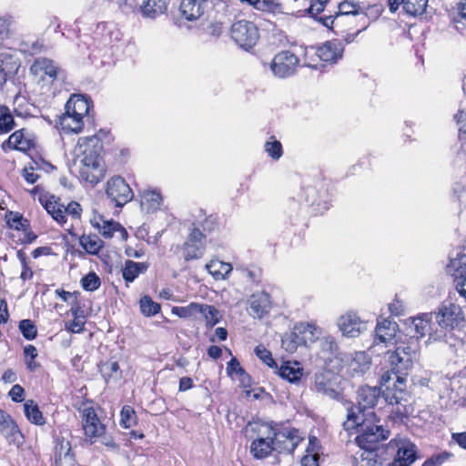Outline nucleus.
Returning a JSON list of instances; mask_svg holds the SVG:
<instances>
[{
  "label": "nucleus",
  "mask_w": 466,
  "mask_h": 466,
  "mask_svg": "<svg viewBox=\"0 0 466 466\" xmlns=\"http://www.w3.org/2000/svg\"><path fill=\"white\" fill-rule=\"evenodd\" d=\"M313 389L318 393L331 396L334 390L330 388V383L325 379L324 375L315 374Z\"/></svg>",
  "instance_id": "a18cd8bd"
},
{
  "label": "nucleus",
  "mask_w": 466,
  "mask_h": 466,
  "mask_svg": "<svg viewBox=\"0 0 466 466\" xmlns=\"http://www.w3.org/2000/svg\"><path fill=\"white\" fill-rule=\"evenodd\" d=\"M208 271L217 280L224 279L232 270V266L229 263L213 259L206 266Z\"/></svg>",
  "instance_id": "473e14b6"
},
{
  "label": "nucleus",
  "mask_w": 466,
  "mask_h": 466,
  "mask_svg": "<svg viewBox=\"0 0 466 466\" xmlns=\"http://www.w3.org/2000/svg\"><path fill=\"white\" fill-rule=\"evenodd\" d=\"M85 322L80 319H74L72 322H70L66 328L69 331L73 333H79L84 329Z\"/></svg>",
  "instance_id": "338daca9"
},
{
  "label": "nucleus",
  "mask_w": 466,
  "mask_h": 466,
  "mask_svg": "<svg viewBox=\"0 0 466 466\" xmlns=\"http://www.w3.org/2000/svg\"><path fill=\"white\" fill-rule=\"evenodd\" d=\"M398 330V324L390 319H384L376 326V339L380 342L389 343L394 339Z\"/></svg>",
  "instance_id": "cd10ccee"
},
{
  "label": "nucleus",
  "mask_w": 466,
  "mask_h": 466,
  "mask_svg": "<svg viewBox=\"0 0 466 466\" xmlns=\"http://www.w3.org/2000/svg\"><path fill=\"white\" fill-rule=\"evenodd\" d=\"M100 372L106 381L110 380H116L121 378L120 367L117 361L109 360L103 363L100 367Z\"/></svg>",
  "instance_id": "58836bf2"
},
{
  "label": "nucleus",
  "mask_w": 466,
  "mask_h": 466,
  "mask_svg": "<svg viewBox=\"0 0 466 466\" xmlns=\"http://www.w3.org/2000/svg\"><path fill=\"white\" fill-rule=\"evenodd\" d=\"M275 451L279 453H292L299 443L303 440L297 429L278 430L273 426L271 433Z\"/></svg>",
  "instance_id": "6e6552de"
},
{
  "label": "nucleus",
  "mask_w": 466,
  "mask_h": 466,
  "mask_svg": "<svg viewBox=\"0 0 466 466\" xmlns=\"http://www.w3.org/2000/svg\"><path fill=\"white\" fill-rule=\"evenodd\" d=\"M40 202L47 213L60 225L66 223V216H70L73 219H79L81 217L82 208L77 202L71 201L65 207L55 196L49 197L45 201L40 198Z\"/></svg>",
  "instance_id": "39448f33"
},
{
  "label": "nucleus",
  "mask_w": 466,
  "mask_h": 466,
  "mask_svg": "<svg viewBox=\"0 0 466 466\" xmlns=\"http://www.w3.org/2000/svg\"><path fill=\"white\" fill-rule=\"evenodd\" d=\"M25 390L22 386L15 384L9 391V396L13 401L21 402L24 400Z\"/></svg>",
  "instance_id": "680f3d73"
},
{
  "label": "nucleus",
  "mask_w": 466,
  "mask_h": 466,
  "mask_svg": "<svg viewBox=\"0 0 466 466\" xmlns=\"http://www.w3.org/2000/svg\"><path fill=\"white\" fill-rule=\"evenodd\" d=\"M92 106L91 100L80 94L72 95L67 100L65 109L81 117L87 116Z\"/></svg>",
  "instance_id": "a211bd4d"
},
{
  "label": "nucleus",
  "mask_w": 466,
  "mask_h": 466,
  "mask_svg": "<svg viewBox=\"0 0 466 466\" xmlns=\"http://www.w3.org/2000/svg\"><path fill=\"white\" fill-rule=\"evenodd\" d=\"M451 438L461 448L466 450V432L452 433Z\"/></svg>",
  "instance_id": "774afa93"
},
{
  "label": "nucleus",
  "mask_w": 466,
  "mask_h": 466,
  "mask_svg": "<svg viewBox=\"0 0 466 466\" xmlns=\"http://www.w3.org/2000/svg\"><path fill=\"white\" fill-rule=\"evenodd\" d=\"M360 434L355 438L360 448L367 451H372L377 444L390 437V431L380 424V419L374 411L367 412V419L360 428Z\"/></svg>",
  "instance_id": "f03ea898"
},
{
  "label": "nucleus",
  "mask_w": 466,
  "mask_h": 466,
  "mask_svg": "<svg viewBox=\"0 0 466 466\" xmlns=\"http://www.w3.org/2000/svg\"><path fill=\"white\" fill-rule=\"evenodd\" d=\"M227 373L228 376L244 373V369L240 366L239 361L236 358H232L227 365Z\"/></svg>",
  "instance_id": "bf43d9fd"
},
{
  "label": "nucleus",
  "mask_w": 466,
  "mask_h": 466,
  "mask_svg": "<svg viewBox=\"0 0 466 466\" xmlns=\"http://www.w3.org/2000/svg\"><path fill=\"white\" fill-rule=\"evenodd\" d=\"M418 350L419 341L411 337L407 343L401 341L394 351L389 352V361L394 370L400 372L408 371L412 366Z\"/></svg>",
  "instance_id": "20e7f679"
},
{
  "label": "nucleus",
  "mask_w": 466,
  "mask_h": 466,
  "mask_svg": "<svg viewBox=\"0 0 466 466\" xmlns=\"http://www.w3.org/2000/svg\"><path fill=\"white\" fill-rule=\"evenodd\" d=\"M24 412L26 419L33 424L42 426L46 423L43 413L37 403L33 400H27L24 403Z\"/></svg>",
  "instance_id": "2f4dec72"
},
{
  "label": "nucleus",
  "mask_w": 466,
  "mask_h": 466,
  "mask_svg": "<svg viewBox=\"0 0 466 466\" xmlns=\"http://www.w3.org/2000/svg\"><path fill=\"white\" fill-rule=\"evenodd\" d=\"M248 304L249 315L258 319H262L271 308L269 295L264 291L251 295Z\"/></svg>",
  "instance_id": "f3484780"
},
{
  "label": "nucleus",
  "mask_w": 466,
  "mask_h": 466,
  "mask_svg": "<svg viewBox=\"0 0 466 466\" xmlns=\"http://www.w3.org/2000/svg\"><path fill=\"white\" fill-rule=\"evenodd\" d=\"M102 144L96 135L78 138L76 151L78 156V173L82 180L92 186L96 185L105 174L104 167L99 159Z\"/></svg>",
  "instance_id": "f257e3e1"
},
{
  "label": "nucleus",
  "mask_w": 466,
  "mask_h": 466,
  "mask_svg": "<svg viewBox=\"0 0 466 466\" xmlns=\"http://www.w3.org/2000/svg\"><path fill=\"white\" fill-rule=\"evenodd\" d=\"M282 348L289 353H293L297 350L299 346H303L300 338L294 330L289 333L284 334L281 339Z\"/></svg>",
  "instance_id": "a19ab883"
},
{
  "label": "nucleus",
  "mask_w": 466,
  "mask_h": 466,
  "mask_svg": "<svg viewBox=\"0 0 466 466\" xmlns=\"http://www.w3.org/2000/svg\"><path fill=\"white\" fill-rule=\"evenodd\" d=\"M397 386L399 390H394L391 385H381V387H385V390L382 391L385 401L390 405H399L402 401H406V380H399V385Z\"/></svg>",
  "instance_id": "bb28decb"
},
{
  "label": "nucleus",
  "mask_w": 466,
  "mask_h": 466,
  "mask_svg": "<svg viewBox=\"0 0 466 466\" xmlns=\"http://www.w3.org/2000/svg\"><path fill=\"white\" fill-rule=\"evenodd\" d=\"M432 318V313L424 314L422 317L414 318L408 327V334L410 338L413 337L419 341L420 338L426 335L431 329L430 321Z\"/></svg>",
  "instance_id": "5701e85b"
},
{
  "label": "nucleus",
  "mask_w": 466,
  "mask_h": 466,
  "mask_svg": "<svg viewBox=\"0 0 466 466\" xmlns=\"http://www.w3.org/2000/svg\"><path fill=\"white\" fill-rule=\"evenodd\" d=\"M371 360L364 351L355 352L348 363V372L350 376H362L370 368Z\"/></svg>",
  "instance_id": "412c9836"
},
{
  "label": "nucleus",
  "mask_w": 466,
  "mask_h": 466,
  "mask_svg": "<svg viewBox=\"0 0 466 466\" xmlns=\"http://www.w3.org/2000/svg\"><path fill=\"white\" fill-rule=\"evenodd\" d=\"M30 71L33 75L38 76L40 80L45 81L47 77L51 83L62 74V70L58 66L53 60L46 57L36 58L31 66Z\"/></svg>",
  "instance_id": "4468645a"
},
{
  "label": "nucleus",
  "mask_w": 466,
  "mask_h": 466,
  "mask_svg": "<svg viewBox=\"0 0 466 466\" xmlns=\"http://www.w3.org/2000/svg\"><path fill=\"white\" fill-rule=\"evenodd\" d=\"M80 245L89 254L96 255L103 247V241L96 235H83Z\"/></svg>",
  "instance_id": "4c0bfd02"
},
{
  "label": "nucleus",
  "mask_w": 466,
  "mask_h": 466,
  "mask_svg": "<svg viewBox=\"0 0 466 466\" xmlns=\"http://www.w3.org/2000/svg\"><path fill=\"white\" fill-rule=\"evenodd\" d=\"M15 126L12 114L7 107H0V134L10 132Z\"/></svg>",
  "instance_id": "c03bdc74"
},
{
  "label": "nucleus",
  "mask_w": 466,
  "mask_h": 466,
  "mask_svg": "<svg viewBox=\"0 0 466 466\" xmlns=\"http://www.w3.org/2000/svg\"><path fill=\"white\" fill-rule=\"evenodd\" d=\"M0 433L5 436L9 443L19 446L24 441V436L14 420H12L5 430L0 431Z\"/></svg>",
  "instance_id": "f704fd0d"
},
{
  "label": "nucleus",
  "mask_w": 466,
  "mask_h": 466,
  "mask_svg": "<svg viewBox=\"0 0 466 466\" xmlns=\"http://www.w3.org/2000/svg\"><path fill=\"white\" fill-rule=\"evenodd\" d=\"M381 393L380 388L362 386L357 391V405L367 412L370 411L377 405Z\"/></svg>",
  "instance_id": "dca6fc26"
},
{
  "label": "nucleus",
  "mask_w": 466,
  "mask_h": 466,
  "mask_svg": "<svg viewBox=\"0 0 466 466\" xmlns=\"http://www.w3.org/2000/svg\"><path fill=\"white\" fill-rule=\"evenodd\" d=\"M97 227L99 228L101 235L107 238L113 237L114 232L117 230H121L127 233L126 230L118 223L113 221H103L102 225L97 223Z\"/></svg>",
  "instance_id": "603ef678"
},
{
  "label": "nucleus",
  "mask_w": 466,
  "mask_h": 466,
  "mask_svg": "<svg viewBox=\"0 0 466 466\" xmlns=\"http://www.w3.org/2000/svg\"><path fill=\"white\" fill-rule=\"evenodd\" d=\"M147 266L144 263L127 260L122 270L123 279L127 282H132L140 273L146 271Z\"/></svg>",
  "instance_id": "72a5a7b5"
},
{
  "label": "nucleus",
  "mask_w": 466,
  "mask_h": 466,
  "mask_svg": "<svg viewBox=\"0 0 466 466\" xmlns=\"http://www.w3.org/2000/svg\"><path fill=\"white\" fill-rule=\"evenodd\" d=\"M19 329L23 336L29 340L34 339L37 335L36 326L31 319H23L19 322Z\"/></svg>",
  "instance_id": "09e8293b"
},
{
  "label": "nucleus",
  "mask_w": 466,
  "mask_h": 466,
  "mask_svg": "<svg viewBox=\"0 0 466 466\" xmlns=\"http://www.w3.org/2000/svg\"><path fill=\"white\" fill-rule=\"evenodd\" d=\"M249 430L257 435L250 444V453L258 460L268 457L275 451L271 436L273 433L272 422L250 423Z\"/></svg>",
  "instance_id": "7ed1b4c3"
},
{
  "label": "nucleus",
  "mask_w": 466,
  "mask_h": 466,
  "mask_svg": "<svg viewBox=\"0 0 466 466\" xmlns=\"http://www.w3.org/2000/svg\"><path fill=\"white\" fill-rule=\"evenodd\" d=\"M389 449L396 452L389 466H410L417 459V447L407 439L391 440Z\"/></svg>",
  "instance_id": "0eeeda50"
},
{
  "label": "nucleus",
  "mask_w": 466,
  "mask_h": 466,
  "mask_svg": "<svg viewBox=\"0 0 466 466\" xmlns=\"http://www.w3.org/2000/svg\"><path fill=\"white\" fill-rule=\"evenodd\" d=\"M82 426L85 435L90 440L104 434L106 427L100 422L93 407H86L82 410ZM93 442V441H91Z\"/></svg>",
  "instance_id": "ddd939ff"
},
{
  "label": "nucleus",
  "mask_w": 466,
  "mask_h": 466,
  "mask_svg": "<svg viewBox=\"0 0 466 466\" xmlns=\"http://www.w3.org/2000/svg\"><path fill=\"white\" fill-rule=\"evenodd\" d=\"M347 419L343 422L345 431H350L360 428L367 419V411L357 404L350 403L347 408Z\"/></svg>",
  "instance_id": "6ab92c4d"
},
{
  "label": "nucleus",
  "mask_w": 466,
  "mask_h": 466,
  "mask_svg": "<svg viewBox=\"0 0 466 466\" xmlns=\"http://www.w3.org/2000/svg\"><path fill=\"white\" fill-rule=\"evenodd\" d=\"M56 466H78L76 462L74 454L71 452V448L68 442L60 445L59 451H57L56 459Z\"/></svg>",
  "instance_id": "c9c22d12"
},
{
  "label": "nucleus",
  "mask_w": 466,
  "mask_h": 466,
  "mask_svg": "<svg viewBox=\"0 0 466 466\" xmlns=\"http://www.w3.org/2000/svg\"><path fill=\"white\" fill-rule=\"evenodd\" d=\"M205 239V235L198 228H193L183 245L184 258L188 261L201 258L206 247Z\"/></svg>",
  "instance_id": "f8f14e48"
},
{
  "label": "nucleus",
  "mask_w": 466,
  "mask_h": 466,
  "mask_svg": "<svg viewBox=\"0 0 466 466\" xmlns=\"http://www.w3.org/2000/svg\"><path fill=\"white\" fill-rule=\"evenodd\" d=\"M360 9L359 3L345 0L339 5V12L336 16L344 15H358Z\"/></svg>",
  "instance_id": "864d4df0"
},
{
  "label": "nucleus",
  "mask_w": 466,
  "mask_h": 466,
  "mask_svg": "<svg viewBox=\"0 0 466 466\" xmlns=\"http://www.w3.org/2000/svg\"><path fill=\"white\" fill-rule=\"evenodd\" d=\"M207 6V0H182L179 10L183 17L194 21L203 15Z\"/></svg>",
  "instance_id": "4be33fe9"
},
{
  "label": "nucleus",
  "mask_w": 466,
  "mask_h": 466,
  "mask_svg": "<svg viewBox=\"0 0 466 466\" xmlns=\"http://www.w3.org/2000/svg\"><path fill=\"white\" fill-rule=\"evenodd\" d=\"M257 10L268 13H281L282 5L278 0H260L258 3Z\"/></svg>",
  "instance_id": "8fccbe9b"
},
{
  "label": "nucleus",
  "mask_w": 466,
  "mask_h": 466,
  "mask_svg": "<svg viewBox=\"0 0 466 466\" xmlns=\"http://www.w3.org/2000/svg\"><path fill=\"white\" fill-rule=\"evenodd\" d=\"M59 125L65 133L78 134L83 130L84 120L83 117L73 115L65 109L59 118Z\"/></svg>",
  "instance_id": "393cba45"
},
{
  "label": "nucleus",
  "mask_w": 466,
  "mask_h": 466,
  "mask_svg": "<svg viewBox=\"0 0 466 466\" xmlns=\"http://www.w3.org/2000/svg\"><path fill=\"white\" fill-rule=\"evenodd\" d=\"M140 310L146 317L155 316L160 311V305L152 300L149 296H144L140 299Z\"/></svg>",
  "instance_id": "37998d69"
},
{
  "label": "nucleus",
  "mask_w": 466,
  "mask_h": 466,
  "mask_svg": "<svg viewBox=\"0 0 466 466\" xmlns=\"http://www.w3.org/2000/svg\"><path fill=\"white\" fill-rule=\"evenodd\" d=\"M199 308L201 309H199L198 313H200L203 316L207 326L214 327L220 321L222 316L214 306L208 304H199Z\"/></svg>",
  "instance_id": "e433bc0d"
},
{
  "label": "nucleus",
  "mask_w": 466,
  "mask_h": 466,
  "mask_svg": "<svg viewBox=\"0 0 466 466\" xmlns=\"http://www.w3.org/2000/svg\"><path fill=\"white\" fill-rule=\"evenodd\" d=\"M161 204V195L156 190L146 191L140 195V208L143 212H156L160 208Z\"/></svg>",
  "instance_id": "c85d7f7f"
},
{
  "label": "nucleus",
  "mask_w": 466,
  "mask_h": 466,
  "mask_svg": "<svg viewBox=\"0 0 466 466\" xmlns=\"http://www.w3.org/2000/svg\"><path fill=\"white\" fill-rule=\"evenodd\" d=\"M429 0H406L404 11L412 16L422 15L428 5Z\"/></svg>",
  "instance_id": "79ce46f5"
},
{
  "label": "nucleus",
  "mask_w": 466,
  "mask_h": 466,
  "mask_svg": "<svg viewBox=\"0 0 466 466\" xmlns=\"http://www.w3.org/2000/svg\"><path fill=\"white\" fill-rule=\"evenodd\" d=\"M256 355L268 367L270 368H278L277 363L272 358V354L269 350L265 349L263 346L258 345L255 348Z\"/></svg>",
  "instance_id": "6e6d98bb"
},
{
  "label": "nucleus",
  "mask_w": 466,
  "mask_h": 466,
  "mask_svg": "<svg viewBox=\"0 0 466 466\" xmlns=\"http://www.w3.org/2000/svg\"><path fill=\"white\" fill-rule=\"evenodd\" d=\"M302 466H319V455L317 452L305 455L301 459Z\"/></svg>",
  "instance_id": "69168bd1"
},
{
  "label": "nucleus",
  "mask_w": 466,
  "mask_h": 466,
  "mask_svg": "<svg viewBox=\"0 0 466 466\" xmlns=\"http://www.w3.org/2000/svg\"><path fill=\"white\" fill-rule=\"evenodd\" d=\"M293 330L299 336L303 346L314 342L319 335V329L309 323H298L294 326Z\"/></svg>",
  "instance_id": "7c9ffc66"
},
{
  "label": "nucleus",
  "mask_w": 466,
  "mask_h": 466,
  "mask_svg": "<svg viewBox=\"0 0 466 466\" xmlns=\"http://www.w3.org/2000/svg\"><path fill=\"white\" fill-rule=\"evenodd\" d=\"M407 371L400 372L391 367L390 370L384 372L380 378V385H391L394 390H399V380H406L404 376Z\"/></svg>",
  "instance_id": "ea45409f"
},
{
  "label": "nucleus",
  "mask_w": 466,
  "mask_h": 466,
  "mask_svg": "<svg viewBox=\"0 0 466 466\" xmlns=\"http://www.w3.org/2000/svg\"><path fill=\"white\" fill-rule=\"evenodd\" d=\"M231 37L241 48L248 50L258 40L259 34L254 23L247 20H239L231 25Z\"/></svg>",
  "instance_id": "423d86ee"
},
{
  "label": "nucleus",
  "mask_w": 466,
  "mask_h": 466,
  "mask_svg": "<svg viewBox=\"0 0 466 466\" xmlns=\"http://www.w3.org/2000/svg\"><path fill=\"white\" fill-rule=\"evenodd\" d=\"M17 258L20 260L21 265H22V272L20 275V279L24 281L32 279L34 273H33V270L31 269V268L27 264V257H26L25 253L23 252L22 250H19L17 252Z\"/></svg>",
  "instance_id": "4d7b16f0"
},
{
  "label": "nucleus",
  "mask_w": 466,
  "mask_h": 466,
  "mask_svg": "<svg viewBox=\"0 0 466 466\" xmlns=\"http://www.w3.org/2000/svg\"><path fill=\"white\" fill-rule=\"evenodd\" d=\"M106 193L116 207H123L134 198L131 187L121 177L107 181Z\"/></svg>",
  "instance_id": "9d476101"
},
{
  "label": "nucleus",
  "mask_w": 466,
  "mask_h": 466,
  "mask_svg": "<svg viewBox=\"0 0 466 466\" xmlns=\"http://www.w3.org/2000/svg\"><path fill=\"white\" fill-rule=\"evenodd\" d=\"M453 276L457 291L466 299V269L456 268Z\"/></svg>",
  "instance_id": "de8ad7c7"
},
{
  "label": "nucleus",
  "mask_w": 466,
  "mask_h": 466,
  "mask_svg": "<svg viewBox=\"0 0 466 466\" xmlns=\"http://www.w3.org/2000/svg\"><path fill=\"white\" fill-rule=\"evenodd\" d=\"M121 424L125 428H130L136 424V412L130 406H124L121 413Z\"/></svg>",
  "instance_id": "5fc2aeb1"
},
{
  "label": "nucleus",
  "mask_w": 466,
  "mask_h": 466,
  "mask_svg": "<svg viewBox=\"0 0 466 466\" xmlns=\"http://www.w3.org/2000/svg\"><path fill=\"white\" fill-rule=\"evenodd\" d=\"M265 151L273 159H279L282 156V146L279 141H268L265 144Z\"/></svg>",
  "instance_id": "13d9d810"
},
{
  "label": "nucleus",
  "mask_w": 466,
  "mask_h": 466,
  "mask_svg": "<svg viewBox=\"0 0 466 466\" xmlns=\"http://www.w3.org/2000/svg\"><path fill=\"white\" fill-rule=\"evenodd\" d=\"M343 47L337 41H327L321 46L318 47L315 54L318 57L329 63H336L342 57Z\"/></svg>",
  "instance_id": "aec40b11"
},
{
  "label": "nucleus",
  "mask_w": 466,
  "mask_h": 466,
  "mask_svg": "<svg viewBox=\"0 0 466 466\" xmlns=\"http://www.w3.org/2000/svg\"><path fill=\"white\" fill-rule=\"evenodd\" d=\"M199 304L200 303L192 302L185 307H174L172 313L179 318L187 319L198 313L200 309Z\"/></svg>",
  "instance_id": "49530a36"
},
{
  "label": "nucleus",
  "mask_w": 466,
  "mask_h": 466,
  "mask_svg": "<svg viewBox=\"0 0 466 466\" xmlns=\"http://www.w3.org/2000/svg\"><path fill=\"white\" fill-rule=\"evenodd\" d=\"M338 326L344 336L356 338L367 329V323L355 313L347 312L338 320Z\"/></svg>",
  "instance_id": "2eb2a0df"
},
{
  "label": "nucleus",
  "mask_w": 466,
  "mask_h": 466,
  "mask_svg": "<svg viewBox=\"0 0 466 466\" xmlns=\"http://www.w3.org/2000/svg\"><path fill=\"white\" fill-rule=\"evenodd\" d=\"M100 279L94 272L88 273L81 279V285L83 289L87 291L96 290L100 287Z\"/></svg>",
  "instance_id": "3c124183"
},
{
  "label": "nucleus",
  "mask_w": 466,
  "mask_h": 466,
  "mask_svg": "<svg viewBox=\"0 0 466 466\" xmlns=\"http://www.w3.org/2000/svg\"><path fill=\"white\" fill-rule=\"evenodd\" d=\"M31 147L29 139L24 137L22 130L14 132L7 140L2 144L3 150L15 149L19 151H25Z\"/></svg>",
  "instance_id": "c756f323"
},
{
  "label": "nucleus",
  "mask_w": 466,
  "mask_h": 466,
  "mask_svg": "<svg viewBox=\"0 0 466 466\" xmlns=\"http://www.w3.org/2000/svg\"><path fill=\"white\" fill-rule=\"evenodd\" d=\"M13 20L11 17H0V36H7L11 31Z\"/></svg>",
  "instance_id": "e2e57ef3"
},
{
  "label": "nucleus",
  "mask_w": 466,
  "mask_h": 466,
  "mask_svg": "<svg viewBox=\"0 0 466 466\" xmlns=\"http://www.w3.org/2000/svg\"><path fill=\"white\" fill-rule=\"evenodd\" d=\"M278 374L289 382L296 383L303 376V369L298 361H286L278 369Z\"/></svg>",
  "instance_id": "a878e982"
},
{
  "label": "nucleus",
  "mask_w": 466,
  "mask_h": 466,
  "mask_svg": "<svg viewBox=\"0 0 466 466\" xmlns=\"http://www.w3.org/2000/svg\"><path fill=\"white\" fill-rule=\"evenodd\" d=\"M299 59L290 51H281L278 53L270 65L273 74L285 78L292 76L299 66Z\"/></svg>",
  "instance_id": "9b49d317"
},
{
  "label": "nucleus",
  "mask_w": 466,
  "mask_h": 466,
  "mask_svg": "<svg viewBox=\"0 0 466 466\" xmlns=\"http://www.w3.org/2000/svg\"><path fill=\"white\" fill-rule=\"evenodd\" d=\"M455 119L459 126V131L466 134V111L460 110L458 114L455 115Z\"/></svg>",
  "instance_id": "0e129e2a"
},
{
  "label": "nucleus",
  "mask_w": 466,
  "mask_h": 466,
  "mask_svg": "<svg viewBox=\"0 0 466 466\" xmlns=\"http://www.w3.org/2000/svg\"><path fill=\"white\" fill-rule=\"evenodd\" d=\"M329 0H312L308 12L311 15H319L323 12Z\"/></svg>",
  "instance_id": "052dcab7"
},
{
  "label": "nucleus",
  "mask_w": 466,
  "mask_h": 466,
  "mask_svg": "<svg viewBox=\"0 0 466 466\" xmlns=\"http://www.w3.org/2000/svg\"><path fill=\"white\" fill-rule=\"evenodd\" d=\"M169 0H145L140 6L144 17L155 19L166 13Z\"/></svg>",
  "instance_id": "b1692460"
},
{
  "label": "nucleus",
  "mask_w": 466,
  "mask_h": 466,
  "mask_svg": "<svg viewBox=\"0 0 466 466\" xmlns=\"http://www.w3.org/2000/svg\"><path fill=\"white\" fill-rule=\"evenodd\" d=\"M434 315L436 322L443 329H454L463 319L461 308L451 298L442 302L439 311Z\"/></svg>",
  "instance_id": "1a4fd4ad"
}]
</instances>
